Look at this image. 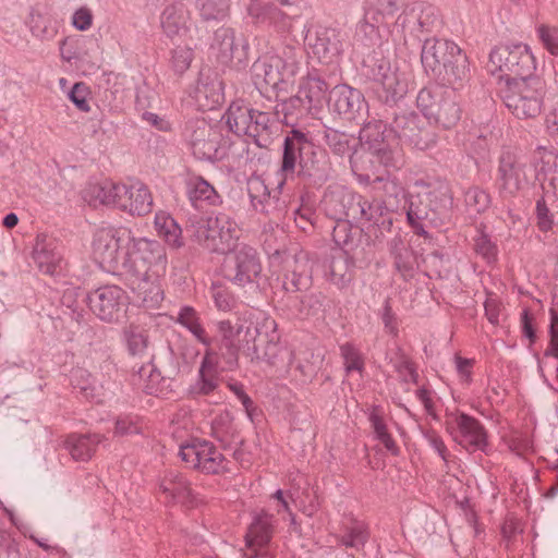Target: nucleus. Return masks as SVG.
I'll list each match as a JSON object with an SVG mask.
<instances>
[{"label":"nucleus","mask_w":558,"mask_h":558,"mask_svg":"<svg viewBox=\"0 0 558 558\" xmlns=\"http://www.w3.org/2000/svg\"><path fill=\"white\" fill-rule=\"evenodd\" d=\"M464 202L474 213H483L490 205L489 194L478 186H471L464 193Z\"/></svg>","instance_id":"obj_59"},{"label":"nucleus","mask_w":558,"mask_h":558,"mask_svg":"<svg viewBox=\"0 0 558 558\" xmlns=\"http://www.w3.org/2000/svg\"><path fill=\"white\" fill-rule=\"evenodd\" d=\"M416 106L429 123L445 130L456 126L462 114L456 93L444 86L422 88L416 96Z\"/></svg>","instance_id":"obj_3"},{"label":"nucleus","mask_w":558,"mask_h":558,"mask_svg":"<svg viewBox=\"0 0 558 558\" xmlns=\"http://www.w3.org/2000/svg\"><path fill=\"white\" fill-rule=\"evenodd\" d=\"M167 254L165 247L157 241L145 238L131 243L126 271L137 275H163L167 269Z\"/></svg>","instance_id":"obj_12"},{"label":"nucleus","mask_w":558,"mask_h":558,"mask_svg":"<svg viewBox=\"0 0 558 558\" xmlns=\"http://www.w3.org/2000/svg\"><path fill=\"white\" fill-rule=\"evenodd\" d=\"M155 228L165 242L173 247L183 246L182 230L177 221L165 213H158L155 216Z\"/></svg>","instance_id":"obj_45"},{"label":"nucleus","mask_w":558,"mask_h":558,"mask_svg":"<svg viewBox=\"0 0 558 558\" xmlns=\"http://www.w3.org/2000/svg\"><path fill=\"white\" fill-rule=\"evenodd\" d=\"M102 438L99 434H72L66 438L65 447L74 460L87 461L94 456L96 446L102 441Z\"/></svg>","instance_id":"obj_42"},{"label":"nucleus","mask_w":558,"mask_h":558,"mask_svg":"<svg viewBox=\"0 0 558 558\" xmlns=\"http://www.w3.org/2000/svg\"><path fill=\"white\" fill-rule=\"evenodd\" d=\"M252 80L260 93H267L269 89L287 93L289 85H292L294 78L286 77V71L282 68L280 58L268 57L253 64Z\"/></svg>","instance_id":"obj_22"},{"label":"nucleus","mask_w":558,"mask_h":558,"mask_svg":"<svg viewBox=\"0 0 558 558\" xmlns=\"http://www.w3.org/2000/svg\"><path fill=\"white\" fill-rule=\"evenodd\" d=\"M247 14L255 24L271 26L280 33L292 27V17L268 0H251Z\"/></svg>","instance_id":"obj_30"},{"label":"nucleus","mask_w":558,"mask_h":558,"mask_svg":"<svg viewBox=\"0 0 558 558\" xmlns=\"http://www.w3.org/2000/svg\"><path fill=\"white\" fill-rule=\"evenodd\" d=\"M282 183L270 190L258 175H251L246 182V190L252 208L267 217L270 221L280 220L287 210V201L281 198Z\"/></svg>","instance_id":"obj_18"},{"label":"nucleus","mask_w":558,"mask_h":558,"mask_svg":"<svg viewBox=\"0 0 558 558\" xmlns=\"http://www.w3.org/2000/svg\"><path fill=\"white\" fill-rule=\"evenodd\" d=\"M189 197L193 203L204 201L211 206H218L222 203L221 196L214 186L201 177L190 181Z\"/></svg>","instance_id":"obj_50"},{"label":"nucleus","mask_w":558,"mask_h":558,"mask_svg":"<svg viewBox=\"0 0 558 558\" xmlns=\"http://www.w3.org/2000/svg\"><path fill=\"white\" fill-rule=\"evenodd\" d=\"M328 90L327 83L314 76H307L300 85L298 95L291 101L300 102L305 110L315 114L322 110Z\"/></svg>","instance_id":"obj_35"},{"label":"nucleus","mask_w":558,"mask_h":558,"mask_svg":"<svg viewBox=\"0 0 558 558\" xmlns=\"http://www.w3.org/2000/svg\"><path fill=\"white\" fill-rule=\"evenodd\" d=\"M535 168L538 174L546 175L558 168V155L545 147H538L534 155Z\"/></svg>","instance_id":"obj_61"},{"label":"nucleus","mask_w":558,"mask_h":558,"mask_svg":"<svg viewBox=\"0 0 558 558\" xmlns=\"http://www.w3.org/2000/svg\"><path fill=\"white\" fill-rule=\"evenodd\" d=\"M313 284L312 266L305 255H294L284 260L282 288L286 301L292 302L298 293L307 292Z\"/></svg>","instance_id":"obj_24"},{"label":"nucleus","mask_w":558,"mask_h":558,"mask_svg":"<svg viewBox=\"0 0 558 558\" xmlns=\"http://www.w3.org/2000/svg\"><path fill=\"white\" fill-rule=\"evenodd\" d=\"M391 133L387 124L378 119H372L363 125L359 134V145L366 147L372 156L386 168L398 169L402 163L400 151L390 143Z\"/></svg>","instance_id":"obj_9"},{"label":"nucleus","mask_w":558,"mask_h":558,"mask_svg":"<svg viewBox=\"0 0 558 558\" xmlns=\"http://www.w3.org/2000/svg\"><path fill=\"white\" fill-rule=\"evenodd\" d=\"M179 456L189 468L206 474H219L229 471L227 458L214 444L207 440H195L180 446Z\"/></svg>","instance_id":"obj_14"},{"label":"nucleus","mask_w":558,"mask_h":558,"mask_svg":"<svg viewBox=\"0 0 558 558\" xmlns=\"http://www.w3.org/2000/svg\"><path fill=\"white\" fill-rule=\"evenodd\" d=\"M201 16L205 21L223 20L230 9V0H198Z\"/></svg>","instance_id":"obj_53"},{"label":"nucleus","mask_w":558,"mask_h":558,"mask_svg":"<svg viewBox=\"0 0 558 558\" xmlns=\"http://www.w3.org/2000/svg\"><path fill=\"white\" fill-rule=\"evenodd\" d=\"M226 123L231 132L252 137L258 147H267L277 132L278 122L274 113L258 111L247 106L231 104L226 113Z\"/></svg>","instance_id":"obj_2"},{"label":"nucleus","mask_w":558,"mask_h":558,"mask_svg":"<svg viewBox=\"0 0 558 558\" xmlns=\"http://www.w3.org/2000/svg\"><path fill=\"white\" fill-rule=\"evenodd\" d=\"M461 53L462 50L456 43L432 38L424 41L421 60L425 71L434 76L440 75L441 71Z\"/></svg>","instance_id":"obj_26"},{"label":"nucleus","mask_w":558,"mask_h":558,"mask_svg":"<svg viewBox=\"0 0 558 558\" xmlns=\"http://www.w3.org/2000/svg\"><path fill=\"white\" fill-rule=\"evenodd\" d=\"M302 295H295L292 302H287L292 305L301 316H318L325 311L326 296L322 292H304Z\"/></svg>","instance_id":"obj_46"},{"label":"nucleus","mask_w":558,"mask_h":558,"mask_svg":"<svg viewBox=\"0 0 558 558\" xmlns=\"http://www.w3.org/2000/svg\"><path fill=\"white\" fill-rule=\"evenodd\" d=\"M312 142L307 135L299 130H292L284 138L281 170L293 173L296 165L301 166V158L311 153Z\"/></svg>","instance_id":"obj_34"},{"label":"nucleus","mask_w":558,"mask_h":558,"mask_svg":"<svg viewBox=\"0 0 558 558\" xmlns=\"http://www.w3.org/2000/svg\"><path fill=\"white\" fill-rule=\"evenodd\" d=\"M215 41L218 44V49L223 61H231L236 59L241 61L244 57V45L241 47L236 44L235 33L231 28H219L215 33Z\"/></svg>","instance_id":"obj_44"},{"label":"nucleus","mask_w":558,"mask_h":558,"mask_svg":"<svg viewBox=\"0 0 558 558\" xmlns=\"http://www.w3.org/2000/svg\"><path fill=\"white\" fill-rule=\"evenodd\" d=\"M537 34L544 48L550 54L558 57V28L542 24L537 27Z\"/></svg>","instance_id":"obj_64"},{"label":"nucleus","mask_w":558,"mask_h":558,"mask_svg":"<svg viewBox=\"0 0 558 558\" xmlns=\"http://www.w3.org/2000/svg\"><path fill=\"white\" fill-rule=\"evenodd\" d=\"M195 99L199 106L211 110L223 101L222 82L217 75L201 73L195 87Z\"/></svg>","instance_id":"obj_37"},{"label":"nucleus","mask_w":558,"mask_h":558,"mask_svg":"<svg viewBox=\"0 0 558 558\" xmlns=\"http://www.w3.org/2000/svg\"><path fill=\"white\" fill-rule=\"evenodd\" d=\"M489 70L502 73L505 81L524 77L535 70V59L526 45H500L489 53Z\"/></svg>","instance_id":"obj_8"},{"label":"nucleus","mask_w":558,"mask_h":558,"mask_svg":"<svg viewBox=\"0 0 558 558\" xmlns=\"http://www.w3.org/2000/svg\"><path fill=\"white\" fill-rule=\"evenodd\" d=\"M279 339L277 323L270 317H264L256 324L248 323L243 336L246 344L253 343L252 347H247L251 361H264L269 365H277L286 353Z\"/></svg>","instance_id":"obj_6"},{"label":"nucleus","mask_w":558,"mask_h":558,"mask_svg":"<svg viewBox=\"0 0 558 558\" xmlns=\"http://www.w3.org/2000/svg\"><path fill=\"white\" fill-rule=\"evenodd\" d=\"M178 323L184 326L201 343L206 345L207 349L211 348V339L207 336L193 307H182L179 312Z\"/></svg>","instance_id":"obj_48"},{"label":"nucleus","mask_w":558,"mask_h":558,"mask_svg":"<svg viewBox=\"0 0 558 558\" xmlns=\"http://www.w3.org/2000/svg\"><path fill=\"white\" fill-rule=\"evenodd\" d=\"M369 421L376 438L385 446V448L393 454H397L399 449L388 433L387 426L384 422L383 416L378 413L377 409H374L369 414Z\"/></svg>","instance_id":"obj_54"},{"label":"nucleus","mask_w":558,"mask_h":558,"mask_svg":"<svg viewBox=\"0 0 558 558\" xmlns=\"http://www.w3.org/2000/svg\"><path fill=\"white\" fill-rule=\"evenodd\" d=\"M272 521L274 517L265 512L254 518L245 535L246 548L243 558H274L270 550Z\"/></svg>","instance_id":"obj_21"},{"label":"nucleus","mask_w":558,"mask_h":558,"mask_svg":"<svg viewBox=\"0 0 558 558\" xmlns=\"http://www.w3.org/2000/svg\"><path fill=\"white\" fill-rule=\"evenodd\" d=\"M325 276L328 281L343 289L354 278V259L344 250H336L326 259Z\"/></svg>","instance_id":"obj_31"},{"label":"nucleus","mask_w":558,"mask_h":558,"mask_svg":"<svg viewBox=\"0 0 558 558\" xmlns=\"http://www.w3.org/2000/svg\"><path fill=\"white\" fill-rule=\"evenodd\" d=\"M403 2L404 0H367V9L361 28L366 32V28L369 27L372 32H375L376 27L386 23L387 17H392L399 11Z\"/></svg>","instance_id":"obj_38"},{"label":"nucleus","mask_w":558,"mask_h":558,"mask_svg":"<svg viewBox=\"0 0 558 558\" xmlns=\"http://www.w3.org/2000/svg\"><path fill=\"white\" fill-rule=\"evenodd\" d=\"M416 9L418 11V27L421 28V33H430L440 26L441 21L438 10L434 5L425 2H416Z\"/></svg>","instance_id":"obj_55"},{"label":"nucleus","mask_w":558,"mask_h":558,"mask_svg":"<svg viewBox=\"0 0 558 558\" xmlns=\"http://www.w3.org/2000/svg\"><path fill=\"white\" fill-rule=\"evenodd\" d=\"M371 76L378 98L385 104H396L408 93L405 74L384 58L374 63Z\"/></svg>","instance_id":"obj_16"},{"label":"nucleus","mask_w":558,"mask_h":558,"mask_svg":"<svg viewBox=\"0 0 558 558\" xmlns=\"http://www.w3.org/2000/svg\"><path fill=\"white\" fill-rule=\"evenodd\" d=\"M301 171L304 175L313 179L315 183L326 182L331 171L328 156L313 147L311 153L301 158Z\"/></svg>","instance_id":"obj_40"},{"label":"nucleus","mask_w":558,"mask_h":558,"mask_svg":"<svg viewBox=\"0 0 558 558\" xmlns=\"http://www.w3.org/2000/svg\"><path fill=\"white\" fill-rule=\"evenodd\" d=\"M445 424L453 440L461 447L471 452L486 450L487 430L477 418L457 411L446 415Z\"/></svg>","instance_id":"obj_13"},{"label":"nucleus","mask_w":558,"mask_h":558,"mask_svg":"<svg viewBox=\"0 0 558 558\" xmlns=\"http://www.w3.org/2000/svg\"><path fill=\"white\" fill-rule=\"evenodd\" d=\"M468 58L465 54L461 53L452 62H450L449 66H446L441 71L440 75H434L433 77L438 80L444 87L450 86V90L454 92L468 80Z\"/></svg>","instance_id":"obj_43"},{"label":"nucleus","mask_w":558,"mask_h":558,"mask_svg":"<svg viewBox=\"0 0 558 558\" xmlns=\"http://www.w3.org/2000/svg\"><path fill=\"white\" fill-rule=\"evenodd\" d=\"M322 203L326 215L336 221L361 222L365 215L364 197L343 186L328 190Z\"/></svg>","instance_id":"obj_17"},{"label":"nucleus","mask_w":558,"mask_h":558,"mask_svg":"<svg viewBox=\"0 0 558 558\" xmlns=\"http://www.w3.org/2000/svg\"><path fill=\"white\" fill-rule=\"evenodd\" d=\"M138 373L142 378L147 377V384L145 385L147 393L158 395L170 389L171 379L161 376L160 372L156 369L154 365L148 364L142 366Z\"/></svg>","instance_id":"obj_52"},{"label":"nucleus","mask_w":558,"mask_h":558,"mask_svg":"<svg viewBox=\"0 0 558 558\" xmlns=\"http://www.w3.org/2000/svg\"><path fill=\"white\" fill-rule=\"evenodd\" d=\"M33 258L43 272L53 274L62 262L57 240L44 233L38 234L33 248Z\"/></svg>","instance_id":"obj_33"},{"label":"nucleus","mask_w":558,"mask_h":558,"mask_svg":"<svg viewBox=\"0 0 558 558\" xmlns=\"http://www.w3.org/2000/svg\"><path fill=\"white\" fill-rule=\"evenodd\" d=\"M247 324L236 318L234 322L231 319L220 320L217 324L218 332L220 336L217 354L218 367L221 372H232L239 367V353L241 348L245 350V328ZM247 347H250L247 344Z\"/></svg>","instance_id":"obj_11"},{"label":"nucleus","mask_w":558,"mask_h":558,"mask_svg":"<svg viewBox=\"0 0 558 558\" xmlns=\"http://www.w3.org/2000/svg\"><path fill=\"white\" fill-rule=\"evenodd\" d=\"M262 272L256 248L240 244L229 252L222 264L223 277L238 287L255 283Z\"/></svg>","instance_id":"obj_10"},{"label":"nucleus","mask_w":558,"mask_h":558,"mask_svg":"<svg viewBox=\"0 0 558 558\" xmlns=\"http://www.w3.org/2000/svg\"><path fill=\"white\" fill-rule=\"evenodd\" d=\"M92 312L104 322L119 319L125 303V293L118 286H104L87 295Z\"/></svg>","instance_id":"obj_25"},{"label":"nucleus","mask_w":558,"mask_h":558,"mask_svg":"<svg viewBox=\"0 0 558 558\" xmlns=\"http://www.w3.org/2000/svg\"><path fill=\"white\" fill-rule=\"evenodd\" d=\"M368 538L366 525L362 522H354L347 527L345 534L341 537L342 545L360 549Z\"/></svg>","instance_id":"obj_60"},{"label":"nucleus","mask_w":558,"mask_h":558,"mask_svg":"<svg viewBox=\"0 0 558 558\" xmlns=\"http://www.w3.org/2000/svg\"><path fill=\"white\" fill-rule=\"evenodd\" d=\"M363 209L365 215L362 221H368L378 227L391 226V214L383 201L373 199L368 202L364 198Z\"/></svg>","instance_id":"obj_51"},{"label":"nucleus","mask_w":558,"mask_h":558,"mask_svg":"<svg viewBox=\"0 0 558 558\" xmlns=\"http://www.w3.org/2000/svg\"><path fill=\"white\" fill-rule=\"evenodd\" d=\"M118 192V208L133 216H145L153 210V196L148 187L142 182L130 185L122 184Z\"/></svg>","instance_id":"obj_29"},{"label":"nucleus","mask_w":558,"mask_h":558,"mask_svg":"<svg viewBox=\"0 0 558 558\" xmlns=\"http://www.w3.org/2000/svg\"><path fill=\"white\" fill-rule=\"evenodd\" d=\"M211 436L220 442L225 450H232L234 460L242 465L250 463V459L246 458L245 452L240 448V446L244 444V440L240 436L230 413H220L214 418L211 423Z\"/></svg>","instance_id":"obj_27"},{"label":"nucleus","mask_w":558,"mask_h":558,"mask_svg":"<svg viewBox=\"0 0 558 558\" xmlns=\"http://www.w3.org/2000/svg\"><path fill=\"white\" fill-rule=\"evenodd\" d=\"M325 141L335 155L340 157L348 156L350 158L353 170L360 169L357 157L354 156L355 148L359 146V140L354 135L335 129H327L325 131Z\"/></svg>","instance_id":"obj_39"},{"label":"nucleus","mask_w":558,"mask_h":558,"mask_svg":"<svg viewBox=\"0 0 558 558\" xmlns=\"http://www.w3.org/2000/svg\"><path fill=\"white\" fill-rule=\"evenodd\" d=\"M525 168V161L510 151L500 156L497 182L504 197L514 196L527 184Z\"/></svg>","instance_id":"obj_23"},{"label":"nucleus","mask_w":558,"mask_h":558,"mask_svg":"<svg viewBox=\"0 0 558 558\" xmlns=\"http://www.w3.org/2000/svg\"><path fill=\"white\" fill-rule=\"evenodd\" d=\"M126 286L134 294V301L147 308H155L162 301V290L158 282L161 275H137L135 271L124 270L122 274Z\"/></svg>","instance_id":"obj_28"},{"label":"nucleus","mask_w":558,"mask_h":558,"mask_svg":"<svg viewBox=\"0 0 558 558\" xmlns=\"http://www.w3.org/2000/svg\"><path fill=\"white\" fill-rule=\"evenodd\" d=\"M390 254L393 257L396 269L402 277L412 276L415 257L413 251L400 238L391 240Z\"/></svg>","instance_id":"obj_47"},{"label":"nucleus","mask_w":558,"mask_h":558,"mask_svg":"<svg viewBox=\"0 0 558 558\" xmlns=\"http://www.w3.org/2000/svg\"><path fill=\"white\" fill-rule=\"evenodd\" d=\"M452 205V196L447 184L438 182L434 185H425V190L412 197L408 210V220L414 223L415 220H428L435 222L437 219L448 216Z\"/></svg>","instance_id":"obj_7"},{"label":"nucleus","mask_w":558,"mask_h":558,"mask_svg":"<svg viewBox=\"0 0 558 558\" xmlns=\"http://www.w3.org/2000/svg\"><path fill=\"white\" fill-rule=\"evenodd\" d=\"M121 183H113L111 181H104L90 186L92 193L96 199L104 205H111L118 208L119 195L118 189Z\"/></svg>","instance_id":"obj_56"},{"label":"nucleus","mask_w":558,"mask_h":558,"mask_svg":"<svg viewBox=\"0 0 558 558\" xmlns=\"http://www.w3.org/2000/svg\"><path fill=\"white\" fill-rule=\"evenodd\" d=\"M160 489L175 501L187 506L194 505L193 490L189 481L181 474H167L160 483Z\"/></svg>","instance_id":"obj_41"},{"label":"nucleus","mask_w":558,"mask_h":558,"mask_svg":"<svg viewBox=\"0 0 558 558\" xmlns=\"http://www.w3.org/2000/svg\"><path fill=\"white\" fill-rule=\"evenodd\" d=\"M329 108L345 121H356L367 113L368 105L361 90L347 84L335 86L329 95Z\"/></svg>","instance_id":"obj_20"},{"label":"nucleus","mask_w":558,"mask_h":558,"mask_svg":"<svg viewBox=\"0 0 558 558\" xmlns=\"http://www.w3.org/2000/svg\"><path fill=\"white\" fill-rule=\"evenodd\" d=\"M193 227L196 241L209 252L228 254L238 246L241 230L236 221L226 213L219 211L201 219Z\"/></svg>","instance_id":"obj_4"},{"label":"nucleus","mask_w":558,"mask_h":558,"mask_svg":"<svg viewBox=\"0 0 558 558\" xmlns=\"http://www.w3.org/2000/svg\"><path fill=\"white\" fill-rule=\"evenodd\" d=\"M272 57L280 58L282 68L286 71L287 78H294L299 71L301 49L295 46L287 45L282 48L281 52Z\"/></svg>","instance_id":"obj_57"},{"label":"nucleus","mask_w":558,"mask_h":558,"mask_svg":"<svg viewBox=\"0 0 558 558\" xmlns=\"http://www.w3.org/2000/svg\"><path fill=\"white\" fill-rule=\"evenodd\" d=\"M418 11L416 9V2L408 7L397 19V26H401L404 32H408L412 36H418L421 28L418 27Z\"/></svg>","instance_id":"obj_62"},{"label":"nucleus","mask_w":558,"mask_h":558,"mask_svg":"<svg viewBox=\"0 0 558 558\" xmlns=\"http://www.w3.org/2000/svg\"><path fill=\"white\" fill-rule=\"evenodd\" d=\"M217 354L213 348H208L203 356L198 378L192 386L191 391L195 395L207 396L219 386Z\"/></svg>","instance_id":"obj_36"},{"label":"nucleus","mask_w":558,"mask_h":558,"mask_svg":"<svg viewBox=\"0 0 558 558\" xmlns=\"http://www.w3.org/2000/svg\"><path fill=\"white\" fill-rule=\"evenodd\" d=\"M185 16L181 8L175 5L167 7L161 13L160 23L163 33L173 38L185 32Z\"/></svg>","instance_id":"obj_49"},{"label":"nucleus","mask_w":558,"mask_h":558,"mask_svg":"<svg viewBox=\"0 0 558 558\" xmlns=\"http://www.w3.org/2000/svg\"><path fill=\"white\" fill-rule=\"evenodd\" d=\"M308 46L322 63H332L342 50L339 34L333 28H319L310 36Z\"/></svg>","instance_id":"obj_32"},{"label":"nucleus","mask_w":558,"mask_h":558,"mask_svg":"<svg viewBox=\"0 0 558 558\" xmlns=\"http://www.w3.org/2000/svg\"><path fill=\"white\" fill-rule=\"evenodd\" d=\"M547 93L546 82L537 75L508 78L500 88V97L518 119H534L542 113Z\"/></svg>","instance_id":"obj_1"},{"label":"nucleus","mask_w":558,"mask_h":558,"mask_svg":"<svg viewBox=\"0 0 558 558\" xmlns=\"http://www.w3.org/2000/svg\"><path fill=\"white\" fill-rule=\"evenodd\" d=\"M128 350L132 355H142L148 345V337L144 330L130 326L124 330Z\"/></svg>","instance_id":"obj_58"},{"label":"nucleus","mask_w":558,"mask_h":558,"mask_svg":"<svg viewBox=\"0 0 558 558\" xmlns=\"http://www.w3.org/2000/svg\"><path fill=\"white\" fill-rule=\"evenodd\" d=\"M133 236L128 229H106L96 234L93 251L100 266L108 271L126 270L128 259Z\"/></svg>","instance_id":"obj_5"},{"label":"nucleus","mask_w":558,"mask_h":558,"mask_svg":"<svg viewBox=\"0 0 558 558\" xmlns=\"http://www.w3.org/2000/svg\"><path fill=\"white\" fill-rule=\"evenodd\" d=\"M184 137L198 160L215 161L220 158V133L205 119L190 120L185 125Z\"/></svg>","instance_id":"obj_19"},{"label":"nucleus","mask_w":558,"mask_h":558,"mask_svg":"<svg viewBox=\"0 0 558 558\" xmlns=\"http://www.w3.org/2000/svg\"><path fill=\"white\" fill-rule=\"evenodd\" d=\"M332 239L335 243L340 246V250H353L354 246V236L352 233V228L350 221L341 220L337 221V225L332 231Z\"/></svg>","instance_id":"obj_63"},{"label":"nucleus","mask_w":558,"mask_h":558,"mask_svg":"<svg viewBox=\"0 0 558 558\" xmlns=\"http://www.w3.org/2000/svg\"><path fill=\"white\" fill-rule=\"evenodd\" d=\"M391 131L405 144L426 150L437 143L436 132L415 112L395 114Z\"/></svg>","instance_id":"obj_15"}]
</instances>
